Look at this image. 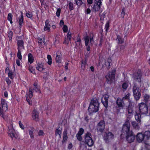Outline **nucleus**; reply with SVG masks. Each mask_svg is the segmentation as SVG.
Here are the masks:
<instances>
[{
    "label": "nucleus",
    "instance_id": "obj_1",
    "mask_svg": "<svg viewBox=\"0 0 150 150\" xmlns=\"http://www.w3.org/2000/svg\"><path fill=\"white\" fill-rule=\"evenodd\" d=\"M99 106L98 100L96 99H93L91 100L88 111L91 113L96 112L98 110Z\"/></svg>",
    "mask_w": 150,
    "mask_h": 150
},
{
    "label": "nucleus",
    "instance_id": "obj_2",
    "mask_svg": "<svg viewBox=\"0 0 150 150\" xmlns=\"http://www.w3.org/2000/svg\"><path fill=\"white\" fill-rule=\"evenodd\" d=\"M8 109L7 105L5 100L4 99H1V105H0V115L4 119V112H6Z\"/></svg>",
    "mask_w": 150,
    "mask_h": 150
},
{
    "label": "nucleus",
    "instance_id": "obj_3",
    "mask_svg": "<svg viewBox=\"0 0 150 150\" xmlns=\"http://www.w3.org/2000/svg\"><path fill=\"white\" fill-rule=\"evenodd\" d=\"M130 118L127 117L125 123L123 125L122 131L123 133H125L126 134L132 131L130 130V125L129 122Z\"/></svg>",
    "mask_w": 150,
    "mask_h": 150
},
{
    "label": "nucleus",
    "instance_id": "obj_4",
    "mask_svg": "<svg viewBox=\"0 0 150 150\" xmlns=\"http://www.w3.org/2000/svg\"><path fill=\"white\" fill-rule=\"evenodd\" d=\"M104 140L106 143H108L114 137L113 134L111 132H105L103 135Z\"/></svg>",
    "mask_w": 150,
    "mask_h": 150
},
{
    "label": "nucleus",
    "instance_id": "obj_5",
    "mask_svg": "<svg viewBox=\"0 0 150 150\" xmlns=\"http://www.w3.org/2000/svg\"><path fill=\"white\" fill-rule=\"evenodd\" d=\"M139 88L136 83H134L133 87V92L134 96L136 100L139 99L141 96L139 91Z\"/></svg>",
    "mask_w": 150,
    "mask_h": 150
},
{
    "label": "nucleus",
    "instance_id": "obj_6",
    "mask_svg": "<svg viewBox=\"0 0 150 150\" xmlns=\"http://www.w3.org/2000/svg\"><path fill=\"white\" fill-rule=\"evenodd\" d=\"M105 122L104 120L100 121L97 124L96 129L98 132L103 133L105 129Z\"/></svg>",
    "mask_w": 150,
    "mask_h": 150
},
{
    "label": "nucleus",
    "instance_id": "obj_7",
    "mask_svg": "<svg viewBox=\"0 0 150 150\" xmlns=\"http://www.w3.org/2000/svg\"><path fill=\"white\" fill-rule=\"evenodd\" d=\"M139 112L142 114H146L148 112V108L146 104L142 103L139 105Z\"/></svg>",
    "mask_w": 150,
    "mask_h": 150
},
{
    "label": "nucleus",
    "instance_id": "obj_8",
    "mask_svg": "<svg viewBox=\"0 0 150 150\" xmlns=\"http://www.w3.org/2000/svg\"><path fill=\"white\" fill-rule=\"evenodd\" d=\"M91 134L89 132H87L85 135V142L89 146H91L93 145V141L91 136Z\"/></svg>",
    "mask_w": 150,
    "mask_h": 150
},
{
    "label": "nucleus",
    "instance_id": "obj_9",
    "mask_svg": "<svg viewBox=\"0 0 150 150\" xmlns=\"http://www.w3.org/2000/svg\"><path fill=\"white\" fill-rule=\"evenodd\" d=\"M143 134L144 137V143L145 145V147L146 148L148 149V148L149 146V140L150 137V131H146Z\"/></svg>",
    "mask_w": 150,
    "mask_h": 150
},
{
    "label": "nucleus",
    "instance_id": "obj_10",
    "mask_svg": "<svg viewBox=\"0 0 150 150\" xmlns=\"http://www.w3.org/2000/svg\"><path fill=\"white\" fill-rule=\"evenodd\" d=\"M127 140L129 143H130L134 142L135 137L132 132H130L126 134Z\"/></svg>",
    "mask_w": 150,
    "mask_h": 150
},
{
    "label": "nucleus",
    "instance_id": "obj_11",
    "mask_svg": "<svg viewBox=\"0 0 150 150\" xmlns=\"http://www.w3.org/2000/svg\"><path fill=\"white\" fill-rule=\"evenodd\" d=\"M115 71L113 70L111 72L109 73L108 75L106 76L105 77L108 81L112 82L114 81L115 77Z\"/></svg>",
    "mask_w": 150,
    "mask_h": 150
},
{
    "label": "nucleus",
    "instance_id": "obj_12",
    "mask_svg": "<svg viewBox=\"0 0 150 150\" xmlns=\"http://www.w3.org/2000/svg\"><path fill=\"white\" fill-rule=\"evenodd\" d=\"M109 96L107 94H105L101 98V102L105 107L107 108L108 104V99Z\"/></svg>",
    "mask_w": 150,
    "mask_h": 150
},
{
    "label": "nucleus",
    "instance_id": "obj_13",
    "mask_svg": "<svg viewBox=\"0 0 150 150\" xmlns=\"http://www.w3.org/2000/svg\"><path fill=\"white\" fill-rule=\"evenodd\" d=\"M21 37H18L17 38V42L18 45V50H21L24 49V42L22 39H21Z\"/></svg>",
    "mask_w": 150,
    "mask_h": 150
},
{
    "label": "nucleus",
    "instance_id": "obj_14",
    "mask_svg": "<svg viewBox=\"0 0 150 150\" xmlns=\"http://www.w3.org/2000/svg\"><path fill=\"white\" fill-rule=\"evenodd\" d=\"M8 133L9 135L12 139L13 138L16 139L17 134L15 133V130L11 126L10 127H8Z\"/></svg>",
    "mask_w": 150,
    "mask_h": 150
},
{
    "label": "nucleus",
    "instance_id": "obj_15",
    "mask_svg": "<svg viewBox=\"0 0 150 150\" xmlns=\"http://www.w3.org/2000/svg\"><path fill=\"white\" fill-rule=\"evenodd\" d=\"M142 75V74L141 71L139 70L137 73L134 74L133 78L135 81L139 82L141 81Z\"/></svg>",
    "mask_w": 150,
    "mask_h": 150
},
{
    "label": "nucleus",
    "instance_id": "obj_16",
    "mask_svg": "<svg viewBox=\"0 0 150 150\" xmlns=\"http://www.w3.org/2000/svg\"><path fill=\"white\" fill-rule=\"evenodd\" d=\"M33 90H35L37 92H39L40 93V90L39 87L38 86L36 87H34V88L33 89H32L31 88H29V93L28 95V97L30 98H31L33 97Z\"/></svg>",
    "mask_w": 150,
    "mask_h": 150
},
{
    "label": "nucleus",
    "instance_id": "obj_17",
    "mask_svg": "<svg viewBox=\"0 0 150 150\" xmlns=\"http://www.w3.org/2000/svg\"><path fill=\"white\" fill-rule=\"evenodd\" d=\"M137 141L139 143L142 142L143 141H144V137L142 133H138L136 136Z\"/></svg>",
    "mask_w": 150,
    "mask_h": 150
},
{
    "label": "nucleus",
    "instance_id": "obj_18",
    "mask_svg": "<svg viewBox=\"0 0 150 150\" xmlns=\"http://www.w3.org/2000/svg\"><path fill=\"white\" fill-rule=\"evenodd\" d=\"M32 117L33 120L38 121L39 120V112L35 110H34L32 112Z\"/></svg>",
    "mask_w": 150,
    "mask_h": 150
},
{
    "label": "nucleus",
    "instance_id": "obj_19",
    "mask_svg": "<svg viewBox=\"0 0 150 150\" xmlns=\"http://www.w3.org/2000/svg\"><path fill=\"white\" fill-rule=\"evenodd\" d=\"M84 39L85 41V45L87 47L86 48V50L88 51H89L90 50V47L88 45L89 37L88 36H86L84 38Z\"/></svg>",
    "mask_w": 150,
    "mask_h": 150
},
{
    "label": "nucleus",
    "instance_id": "obj_20",
    "mask_svg": "<svg viewBox=\"0 0 150 150\" xmlns=\"http://www.w3.org/2000/svg\"><path fill=\"white\" fill-rule=\"evenodd\" d=\"M122 99L117 98L116 100V104L119 107H123L125 105V104Z\"/></svg>",
    "mask_w": 150,
    "mask_h": 150
},
{
    "label": "nucleus",
    "instance_id": "obj_21",
    "mask_svg": "<svg viewBox=\"0 0 150 150\" xmlns=\"http://www.w3.org/2000/svg\"><path fill=\"white\" fill-rule=\"evenodd\" d=\"M67 129H65L64 130V131L63 133V139L62 140V143H63L64 142L66 141L67 139H68V137L67 135Z\"/></svg>",
    "mask_w": 150,
    "mask_h": 150
},
{
    "label": "nucleus",
    "instance_id": "obj_22",
    "mask_svg": "<svg viewBox=\"0 0 150 150\" xmlns=\"http://www.w3.org/2000/svg\"><path fill=\"white\" fill-rule=\"evenodd\" d=\"M49 23L48 20H47L45 21V25L44 29V31L48 30V31H50L51 26Z\"/></svg>",
    "mask_w": 150,
    "mask_h": 150
},
{
    "label": "nucleus",
    "instance_id": "obj_23",
    "mask_svg": "<svg viewBox=\"0 0 150 150\" xmlns=\"http://www.w3.org/2000/svg\"><path fill=\"white\" fill-rule=\"evenodd\" d=\"M89 37V40H90L89 45H92L94 44V42L93 40V35L92 33L90 34Z\"/></svg>",
    "mask_w": 150,
    "mask_h": 150
},
{
    "label": "nucleus",
    "instance_id": "obj_24",
    "mask_svg": "<svg viewBox=\"0 0 150 150\" xmlns=\"http://www.w3.org/2000/svg\"><path fill=\"white\" fill-rule=\"evenodd\" d=\"M140 124L137 123L135 121L132 122V125L133 127L136 129L138 130L139 128V125Z\"/></svg>",
    "mask_w": 150,
    "mask_h": 150
},
{
    "label": "nucleus",
    "instance_id": "obj_25",
    "mask_svg": "<svg viewBox=\"0 0 150 150\" xmlns=\"http://www.w3.org/2000/svg\"><path fill=\"white\" fill-rule=\"evenodd\" d=\"M135 120L137 122L140 123L141 122V115L140 113L136 112L135 115Z\"/></svg>",
    "mask_w": 150,
    "mask_h": 150
},
{
    "label": "nucleus",
    "instance_id": "obj_26",
    "mask_svg": "<svg viewBox=\"0 0 150 150\" xmlns=\"http://www.w3.org/2000/svg\"><path fill=\"white\" fill-rule=\"evenodd\" d=\"M36 69L40 71H42L44 69L42 64L39 63L37 64Z\"/></svg>",
    "mask_w": 150,
    "mask_h": 150
},
{
    "label": "nucleus",
    "instance_id": "obj_27",
    "mask_svg": "<svg viewBox=\"0 0 150 150\" xmlns=\"http://www.w3.org/2000/svg\"><path fill=\"white\" fill-rule=\"evenodd\" d=\"M127 112L130 116L132 115L134 113L133 110L132 106L129 105L127 108Z\"/></svg>",
    "mask_w": 150,
    "mask_h": 150
},
{
    "label": "nucleus",
    "instance_id": "obj_28",
    "mask_svg": "<svg viewBox=\"0 0 150 150\" xmlns=\"http://www.w3.org/2000/svg\"><path fill=\"white\" fill-rule=\"evenodd\" d=\"M57 55L56 57V60L57 62L60 63L61 59V55L60 54H59V52H57Z\"/></svg>",
    "mask_w": 150,
    "mask_h": 150
},
{
    "label": "nucleus",
    "instance_id": "obj_29",
    "mask_svg": "<svg viewBox=\"0 0 150 150\" xmlns=\"http://www.w3.org/2000/svg\"><path fill=\"white\" fill-rule=\"evenodd\" d=\"M21 15L20 17L18 18L19 19V25L21 26L22 24L23 23V13L22 11L21 12Z\"/></svg>",
    "mask_w": 150,
    "mask_h": 150
},
{
    "label": "nucleus",
    "instance_id": "obj_30",
    "mask_svg": "<svg viewBox=\"0 0 150 150\" xmlns=\"http://www.w3.org/2000/svg\"><path fill=\"white\" fill-rule=\"evenodd\" d=\"M28 61L30 63L33 62L34 59L33 56L32 54L30 53L28 54Z\"/></svg>",
    "mask_w": 150,
    "mask_h": 150
},
{
    "label": "nucleus",
    "instance_id": "obj_31",
    "mask_svg": "<svg viewBox=\"0 0 150 150\" xmlns=\"http://www.w3.org/2000/svg\"><path fill=\"white\" fill-rule=\"evenodd\" d=\"M100 4H95L93 7V9L95 11H98L100 9Z\"/></svg>",
    "mask_w": 150,
    "mask_h": 150
},
{
    "label": "nucleus",
    "instance_id": "obj_32",
    "mask_svg": "<svg viewBox=\"0 0 150 150\" xmlns=\"http://www.w3.org/2000/svg\"><path fill=\"white\" fill-rule=\"evenodd\" d=\"M149 96L147 94H145L144 96V99L145 103L146 104L148 101L149 100Z\"/></svg>",
    "mask_w": 150,
    "mask_h": 150
},
{
    "label": "nucleus",
    "instance_id": "obj_33",
    "mask_svg": "<svg viewBox=\"0 0 150 150\" xmlns=\"http://www.w3.org/2000/svg\"><path fill=\"white\" fill-rule=\"evenodd\" d=\"M131 26L130 25H128L126 26L125 28V31L126 33H129L131 30Z\"/></svg>",
    "mask_w": 150,
    "mask_h": 150
},
{
    "label": "nucleus",
    "instance_id": "obj_34",
    "mask_svg": "<svg viewBox=\"0 0 150 150\" xmlns=\"http://www.w3.org/2000/svg\"><path fill=\"white\" fill-rule=\"evenodd\" d=\"M12 14L11 13H9L8 14V17H7V19L8 21H10V23L11 24H12L13 23V22L12 21Z\"/></svg>",
    "mask_w": 150,
    "mask_h": 150
},
{
    "label": "nucleus",
    "instance_id": "obj_35",
    "mask_svg": "<svg viewBox=\"0 0 150 150\" xmlns=\"http://www.w3.org/2000/svg\"><path fill=\"white\" fill-rule=\"evenodd\" d=\"M62 128L59 127L58 129H56L55 130V135H57V134H61L62 133Z\"/></svg>",
    "mask_w": 150,
    "mask_h": 150
},
{
    "label": "nucleus",
    "instance_id": "obj_36",
    "mask_svg": "<svg viewBox=\"0 0 150 150\" xmlns=\"http://www.w3.org/2000/svg\"><path fill=\"white\" fill-rule=\"evenodd\" d=\"M105 12L102 13V11H100L99 15L101 19H103L105 16Z\"/></svg>",
    "mask_w": 150,
    "mask_h": 150
},
{
    "label": "nucleus",
    "instance_id": "obj_37",
    "mask_svg": "<svg viewBox=\"0 0 150 150\" xmlns=\"http://www.w3.org/2000/svg\"><path fill=\"white\" fill-rule=\"evenodd\" d=\"M117 39L118 40L119 44H121L123 43L124 40L120 36L118 35L117 37Z\"/></svg>",
    "mask_w": 150,
    "mask_h": 150
},
{
    "label": "nucleus",
    "instance_id": "obj_38",
    "mask_svg": "<svg viewBox=\"0 0 150 150\" xmlns=\"http://www.w3.org/2000/svg\"><path fill=\"white\" fill-rule=\"evenodd\" d=\"M47 58L48 60L47 63L49 65H51L52 62V59L51 56L50 55H48L47 56Z\"/></svg>",
    "mask_w": 150,
    "mask_h": 150
},
{
    "label": "nucleus",
    "instance_id": "obj_39",
    "mask_svg": "<svg viewBox=\"0 0 150 150\" xmlns=\"http://www.w3.org/2000/svg\"><path fill=\"white\" fill-rule=\"evenodd\" d=\"M13 34V32L11 31H10L8 33V36L9 38L10 41H11Z\"/></svg>",
    "mask_w": 150,
    "mask_h": 150
},
{
    "label": "nucleus",
    "instance_id": "obj_40",
    "mask_svg": "<svg viewBox=\"0 0 150 150\" xmlns=\"http://www.w3.org/2000/svg\"><path fill=\"white\" fill-rule=\"evenodd\" d=\"M33 129H32L31 130H30L29 131V134L30 136V137L32 139H33L34 137L33 132Z\"/></svg>",
    "mask_w": 150,
    "mask_h": 150
},
{
    "label": "nucleus",
    "instance_id": "obj_41",
    "mask_svg": "<svg viewBox=\"0 0 150 150\" xmlns=\"http://www.w3.org/2000/svg\"><path fill=\"white\" fill-rule=\"evenodd\" d=\"M17 55L18 58L20 59H21L22 56L21 55V50H18V52L17 53Z\"/></svg>",
    "mask_w": 150,
    "mask_h": 150
},
{
    "label": "nucleus",
    "instance_id": "obj_42",
    "mask_svg": "<svg viewBox=\"0 0 150 150\" xmlns=\"http://www.w3.org/2000/svg\"><path fill=\"white\" fill-rule=\"evenodd\" d=\"M84 132V130L82 128H81L79 129V131L77 134L82 135L83 134Z\"/></svg>",
    "mask_w": 150,
    "mask_h": 150
},
{
    "label": "nucleus",
    "instance_id": "obj_43",
    "mask_svg": "<svg viewBox=\"0 0 150 150\" xmlns=\"http://www.w3.org/2000/svg\"><path fill=\"white\" fill-rule=\"evenodd\" d=\"M76 4L78 6H80L83 3L82 1L81 0H75Z\"/></svg>",
    "mask_w": 150,
    "mask_h": 150
},
{
    "label": "nucleus",
    "instance_id": "obj_44",
    "mask_svg": "<svg viewBox=\"0 0 150 150\" xmlns=\"http://www.w3.org/2000/svg\"><path fill=\"white\" fill-rule=\"evenodd\" d=\"M61 9L60 8H58L57 9V11L56 13V16L58 17H59L60 14L61 13Z\"/></svg>",
    "mask_w": 150,
    "mask_h": 150
},
{
    "label": "nucleus",
    "instance_id": "obj_45",
    "mask_svg": "<svg viewBox=\"0 0 150 150\" xmlns=\"http://www.w3.org/2000/svg\"><path fill=\"white\" fill-rule=\"evenodd\" d=\"M126 45H121L120 51L121 52H124V50L125 48Z\"/></svg>",
    "mask_w": 150,
    "mask_h": 150
},
{
    "label": "nucleus",
    "instance_id": "obj_46",
    "mask_svg": "<svg viewBox=\"0 0 150 150\" xmlns=\"http://www.w3.org/2000/svg\"><path fill=\"white\" fill-rule=\"evenodd\" d=\"M122 88L126 90L128 86V84L126 83H124L122 85Z\"/></svg>",
    "mask_w": 150,
    "mask_h": 150
},
{
    "label": "nucleus",
    "instance_id": "obj_47",
    "mask_svg": "<svg viewBox=\"0 0 150 150\" xmlns=\"http://www.w3.org/2000/svg\"><path fill=\"white\" fill-rule=\"evenodd\" d=\"M130 94L129 93H128L123 98V100L129 99Z\"/></svg>",
    "mask_w": 150,
    "mask_h": 150
},
{
    "label": "nucleus",
    "instance_id": "obj_48",
    "mask_svg": "<svg viewBox=\"0 0 150 150\" xmlns=\"http://www.w3.org/2000/svg\"><path fill=\"white\" fill-rule=\"evenodd\" d=\"M26 16L30 18H32V14L30 12H28L26 13Z\"/></svg>",
    "mask_w": 150,
    "mask_h": 150
},
{
    "label": "nucleus",
    "instance_id": "obj_49",
    "mask_svg": "<svg viewBox=\"0 0 150 150\" xmlns=\"http://www.w3.org/2000/svg\"><path fill=\"white\" fill-rule=\"evenodd\" d=\"M76 137L77 139L79 141H81L82 139V138L81 137V135H80L78 134H77L76 135Z\"/></svg>",
    "mask_w": 150,
    "mask_h": 150
},
{
    "label": "nucleus",
    "instance_id": "obj_50",
    "mask_svg": "<svg viewBox=\"0 0 150 150\" xmlns=\"http://www.w3.org/2000/svg\"><path fill=\"white\" fill-rule=\"evenodd\" d=\"M69 9L70 10H71L73 9V3L71 2H69Z\"/></svg>",
    "mask_w": 150,
    "mask_h": 150
},
{
    "label": "nucleus",
    "instance_id": "obj_51",
    "mask_svg": "<svg viewBox=\"0 0 150 150\" xmlns=\"http://www.w3.org/2000/svg\"><path fill=\"white\" fill-rule=\"evenodd\" d=\"M67 38L69 39L70 40V42H71V34L69 32H68L67 34Z\"/></svg>",
    "mask_w": 150,
    "mask_h": 150
},
{
    "label": "nucleus",
    "instance_id": "obj_52",
    "mask_svg": "<svg viewBox=\"0 0 150 150\" xmlns=\"http://www.w3.org/2000/svg\"><path fill=\"white\" fill-rule=\"evenodd\" d=\"M62 29L64 32H67L68 30V27L66 25H64Z\"/></svg>",
    "mask_w": 150,
    "mask_h": 150
},
{
    "label": "nucleus",
    "instance_id": "obj_53",
    "mask_svg": "<svg viewBox=\"0 0 150 150\" xmlns=\"http://www.w3.org/2000/svg\"><path fill=\"white\" fill-rule=\"evenodd\" d=\"M13 73L12 72L10 71H9V72L8 73V76L11 79H13Z\"/></svg>",
    "mask_w": 150,
    "mask_h": 150
},
{
    "label": "nucleus",
    "instance_id": "obj_54",
    "mask_svg": "<svg viewBox=\"0 0 150 150\" xmlns=\"http://www.w3.org/2000/svg\"><path fill=\"white\" fill-rule=\"evenodd\" d=\"M109 22H107L105 25V31H106V32H107L108 30V28H109Z\"/></svg>",
    "mask_w": 150,
    "mask_h": 150
},
{
    "label": "nucleus",
    "instance_id": "obj_55",
    "mask_svg": "<svg viewBox=\"0 0 150 150\" xmlns=\"http://www.w3.org/2000/svg\"><path fill=\"white\" fill-rule=\"evenodd\" d=\"M38 135L39 136H43L44 135L43 131L42 130H40L38 132Z\"/></svg>",
    "mask_w": 150,
    "mask_h": 150
},
{
    "label": "nucleus",
    "instance_id": "obj_56",
    "mask_svg": "<svg viewBox=\"0 0 150 150\" xmlns=\"http://www.w3.org/2000/svg\"><path fill=\"white\" fill-rule=\"evenodd\" d=\"M103 0H95V2L96 4H101V1Z\"/></svg>",
    "mask_w": 150,
    "mask_h": 150
},
{
    "label": "nucleus",
    "instance_id": "obj_57",
    "mask_svg": "<svg viewBox=\"0 0 150 150\" xmlns=\"http://www.w3.org/2000/svg\"><path fill=\"white\" fill-rule=\"evenodd\" d=\"M125 12L124 9H123L122 10V12L121 14V16L123 18L125 16Z\"/></svg>",
    "mask_w": 150,
    "mask_h": 150
},
{
    "label": "nucleus",
    "instance_id": "obj_58",
    "mask_svg": "<svg viewBox=\"0 0 150 150\" xmlns=\"http://www.w3.org/2000/svg\"><path fill=\"white\" fill-rule=\"evenodd\" d=\"M19 124L20 125V127L22 129H24V126L23 125V124L21 123V121L19 122Z\"/></svg>",
    "mask_w": 150,
    "mask_h": 150
},
{
    "label": "nucleus",
    "instance_id": "obj_59",
    "mask_svg": "<svg viewBox=\"0 0 150 150\" xmlns=\"http://www.w3.org/2000/svg\"><path fill=\"white\" fill-rule=\"evenodd\" d=\"M85 13L86 14H89L91 12V11L90 9L89 8H87L86 10L85 11Z\"/></svg>",
    "mask_w": 150,
    "mask_h": 150
},
{
    "label": "nucleus",
    "instance_id": "obj_60",
    "mask_svg": "<svg viewBox=\"0 0 150 150\" xmlns=\"http://www.w3.org/2000/svg\"><path fill=\"white\" fill-rule=\"evenodd\" d=\"M6 81L7 83V84L9 85L11 83V81L8 78H7L6 79Z\"/></svg>",
    "mask_w": 150,
    "mask_h": 150
},
{
    "label": "nucleus",
    "instance_id": "obj_61",
    "mask_svg": "<svg viewBox=\"0 0 150 150\" xmlns=\"http://www.w3.org/2000/svg\"><path fill=\"white\" fill-rule=\"evenodd\" d=\"M103 38L101 37L100 39V43L99 44V46H101V44H102V42H103Z\"/></svg>",
    "mask_w": 150,
    "mask_h": 150
},
{
    "label": "nucleus",
    "instance_id": "obj_62",
    "mask_svg": "<svg viewBox=\"0 0 150 150\" xmlns=\"http://www.w3.org/2000/svg\"><path fill=\"white\" fill-rule=\"evenodd\" d=\"M59 24L61 25H64V21L62 20L60 21Z\"/></svg>",
    "mask_w": 150,
    "mask_h": 150
},
{
    "label": "nucleus",
    "instance_id": "obj_63",
    "mask_svg": "<svg viewBox=\"0 0 150 150\" xmlns=\"http://www.w3.org/2000/svg\"><path fill=\"white\" fill-rule=\"evenodd\" d=\"M85 64L83 63V62H82L81 63V67L83 69H84L85 68L84 67Z\"/></svg>",
    "mask_w": 150,
    "mask_h": 150
},
{
    "label": "nucleus",
    "instance_id": "obj_64",
    "mask_svg": "<svg viewBox=\"0 0 150 150\" xmlns=\"http://www.w3.org/2000/svg\"><path fill=\"white\" fill-rule=\"evenodd\" d=\"M16 64H17V65L18 66H20V61L19 60H16Z\"/></svg>",
    "mask_w": 150,
    "mask_h": 150
}]
</instances>
